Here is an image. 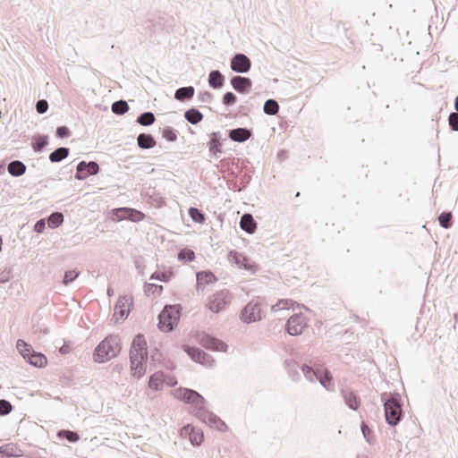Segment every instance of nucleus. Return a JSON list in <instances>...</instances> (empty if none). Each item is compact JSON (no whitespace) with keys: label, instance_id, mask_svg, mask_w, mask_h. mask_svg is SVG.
Masks as SVG:
<instances>
[{"label":"nucleus","instance_id":"a211bd4d","mask_svg":"<svg viewBox=\"0 0 458 458\" xmlns=\"http://www.w3.org/2000/svg\"><path fill=\"white\" fill-rule=\"evenodd\" d=\"M230 83L232 88L240 94H247L252 87V81L249 77L241 75L233 76Z\"/></svg>","mask_w":458,"mask_h":458},{"label":"nucleus","instance_id":"39448f33","mask_svg":"<svg viewBox=\"0 0 458 458\" xmlns=\"http://www.w3.org/2000/svg\"><path fill=\"white\" fill-rule=\"evenodd\" d=\"M182 307L177 305H165L158 315V328L162 332H171L177 326Z\"/></svg>","mask_w":458,"mask_h":458},{"label":"nucleus","instance_id":"09e8293b","mask_svg":"<svg viewBox=\"0 0 458 458\" xmlns=\"http://www.w3.org/2000/svg\"><path fill=\"white\" fill-rule=\"evenodd\" d=\"M13 411L12 403L5 400L0 399V416H5L11 413Z\"/></svg>","mask_w":458,"mask_h":458},{"label":"nucleus","instance_id":"4468645a","mask_svg":"<svg viewBox=\"0 0 458 458\" xmlns=\"http://www.w3.org/2000/svg\"><path fill=\"white\" fill-rule=\"evenodd\" d=\"M130 357L148 360L147 342L142 334H138L134 336L130 349Z\"/></svg>","mask_w":458,"mask_h":458},{"label":"nucleus","instance_id":"72a5a7b5","mask_svg":"<svg viewBox=\"0 0 458 458\" xmlns=\"http://www.w3.org/2000/svg\"><path fill=\"white\" fill-rule=\"evenodd\" d=\"M183 351L191 357V359L199 363L201 359H203L204 356V351L195 347V346H189V345H183Z\"/></svg>","mask_w":458,"mask_h":458},{"label":"nucleus","instance_id":"f03ea898","mask_svg":"<svg viewBox=\"0 0 458 458\" xmlns=\"http://www.w3.org/2000/svg\"><path fill=\"white\" fill-rule=\"evenodd\" d=\"M386 421L388 425L394 427L400 423L403 418L402 397L399 394H381Z\"/></svg>","mask_w":458,"mask_h":458},{"label":"nucleus","instance_id":"1a4fd4ad","mask_svg":"<svg viewBox=\"0 0 458 458\" xmlns=\"http://www.w3.org/2000/svg\"><path fill=\"white\" fill-rule=\"evenodd\" d=\"M228 260L229 262L235 264L238 268L247 270L251 274H255L258 271V265L255 262L251 261L243 253L238 252L234 250L228 252Z\"/></svg>","mask_w":458,"mask_h":458},{"label":"nucleus","instance_id":"4be33fe9","mask_svg":"<svg viewBox=\"0 0 458 458\" xmlns=\"http://www.w3.org/2000/svg\"><path fill=\"white\" fill-rule=\"evenodd\" d=\"M130 361L132 375L138 378L143 377L146 373L147 360H140L138 357H130Z\"/></svg>","mask_w":458,"mask_h":458},{"label":"nucleus","instance_id":"49530a36","mask_svg":"<svg viewBox=\"0 0 458 458\" xmlns=\"http://www.w3.org/2000/svg\"><path fill=\"white\" fill-rule=\"evenodd\" d=\"M15 446L12 444H7L0 446V456L2 457H13L16 456L14 454Z\"/></svg>","mask_w":458,"mask_h":458},{"label":"nucleus","instance_id":"ea45409f","mask_svg":"<svg viewBox=\"0 0 458 458\" xmlns=\"http://www.w3.org/2000/svg\"><path fill=\"white\" fill-rule=\"evenodd\" d=\"M438 223L441 227L445 229H449L453 225V215L450 211H443L438 216Z\"/></svg>","mask_w":458,"mask_h":458},{"label":"nucleus","instance_id":"6e6552de","mask_svg":"<svg viewBox=\"0 0 458 458\" xmlns=\"http://www.w3.org/2000/svg\"><path fill=\"white\" fill-rule=\"evenodd\" d=\"M261 302L259 300H252L242 310L240 318L243 323L250 324L262 318Z\"/></svg>","mask_w":458,"mask_h":458},{"label":"nucleus","instance_id":"603ef678","mask_svg":"<svg viewBox=\"0 0 458 458\" xmlns=\"http://www.w3.org/2000/svg\"><path fill=\"white\" fill-rule=\"evenodd\" d=\"M170 277L171 274H167L166 272H155L150 276L149 279L167 283L170 280Z\"/></svg>","mask_w":458,"mask_h":458},{"label":"nucleus","instance_id":"bb28decb","mask_svg":"<svg viewBox=\"0 0 458 458\" xmlns=\"http://www.w3.org/2000/svg\"><path fill=\"white\" fill-rule=\"evenodd\" d=\"M155 138L149 133H140L137 137L138 147L141 149H150L156 146Z\"/></svg>","mask_w":458,"mask_h":458},{"label":"nucleus","instance_id":"a878e982","mask_svg":"<svg viewBox=\"0 0 458 458\" xmlns=\"http://www.w3.org/2000/svg\"><path fill=\"white\" fill-rule=\"evenodd\" d=\"M195 89L192 86L181 87L174 92V98L180 102H185L194 97Z\"/></svg>","mask_w":458,"mask_h":458},{"label":"nucleus","instance_id":"2eb2a0df","mask_svg":"<svg viewBox=\"0 0 458 458\" xmlns=\"http://www.w3.org/2000/svg\"><path fill=\"white\" fill-rule=\"evenodd\" d=\"M307 326L306 318L302 314L290 317L286 322V330L291 335H300Z\"/></svg>","mask_w":458,"mask_h":458},{"label":"nucleus","instance_id":"3c124183","mask_svg":"<svg viewBox=\"0 0 458 458\" xmlns=\"http://www.w3.org/2000/svg\"><path fill=\"white\" fill-rule=\"evenodd\" d=\"M79 275L80 273L75 270L65 271L63 278V284L68 285L73 282L79 276Z\"/></svg>","mask_w":458,"mask_h":458},{"label":"nucleus","instance_id":"dca6fc26","mask_svg":"<svg viewBox=\"0 0 458 458\" xmlns=\"http://www.w3.org/2000/svg\"><path fill=\"white\" fill-rule=\"evenodd\" d=\"M181 435L182 437H188L191 445L196 446L200 445L204 440L203 431L190 424H187L182 428Z\"/></svg>","mask_w":458,"mask_h":458},{"label":"nucleus","instance_id":"c756f323","mask_svg":"<svg viewBox=\"0 0 458 458\" xmlns=\"http://www.w3.org/2000/svg\"><path fill=\"white\" fill-rule=\"evenodd\" d=\"M26 165L20 160H13L8 164V173L13 177H20L26 172Z\"/></svg>","mask_w":458,"mask_h":458},{"label":"nucleus","instance_id":"a19ab883","mask_svg":"<svg viewBox=\"0 0 458 458\" xmlns=\"http://www.w3.org/2000/svg\"><path fill=\"white\" fill-rule=\"evenodd\" d=\"M190 217L195 222L199 224H202L205 222V214L199 208L191 207L188 210Z\"/></svg>","mask_w":458,"mask_h":458},{"label":"nucleus","instance_id":"6e6d98bb","mask_svg":"<svg viewBox=\"0 0 458 458\" xmlns=\"http://www.w3.org/2000/svg\"><path fill=\"white\" fill-rule=\"evenodd\" d=\"M36 110L38 114H43L48 110V102L46 99H39L36 103Z\"/></svg>","mask_w":458,"mask_h":458},{"label":"nucleus","instance_id":"7ed1b4c3","mask_svg":"<svg viewBox=\"0 0 458 458\" xmlns=\"http://www.w3.org/2000/svg\"><path fill=\"white\" fill-rule=\"evenodd\" d=\"M120 339L118 335H110L102 340L93 352L94 361L104 363L116 357L121 352Z\"/></svg>","mask_w":458,"mask_h":458},{"label":"nucleus","instance_id":"7c9ffc66","mask_svg":"<svg viewBox=\"0 0 458 458\" xmlns=\"http://www.w3.org/2000/svg\"><path fill=\"white\" fill-rule=\"evenodd\" d=\"M284 368L287 370L289 377L293 381H299L301 378V374L298 370L299 365L297 361L293 359H287L284 360Z\"/></svg>","mask_w":458,"mask_h":458},{"label":"nucleus","instance_id":"393cba45","mask_svg":"<svg viewBox=\"0 0 458 458\" xmlns=\"http://www.w3.org/2000/svg\"><path fill=\"white\" fill-rule=\"evenodd\" d=\"M197 288L205 287L207 284L215 283L217 279L211 271H200L196 274Z\"/></svg>","mask_w":458,"mask_h":458},{"label":"nucleus","instance_id":"6ab92c4d","mask_svg":"<svg viewBox=\"0 0 458 458\" xmlns=\"http://www.w3.org/2000/svg\"><path fill=\"white\" fill-rule=\"evenodd\" d=\"M340 394L348 408L352 411H357L360 408L361 403L360 398L353 390L343 388Z\"/></svg>","mask_w":458,"mask_h":458},{"label":"nucleus","instance_id":"0eeeda50","mask_svg":"<svg viewBox=\"0 0 458 458\" xmlns=\"http://www.w3.org/2000/svg\"><path fill=\"white\" fill-rule=\"evenodd\" d=\"M232 301V295L226 289L218 291L210 295L208 299L206 307L214 313H219L225 310Z\"/></svg>","mask_w":458,"mask_h":458},{"label":"nucleus","instance_id":"20e7f679","mask_svg":"<svg viewBox=\"0 0 458 458\" xmlns=\"http://www.w3.org/2000/svg\"><path fill=\"white\" fill-rule=\"evenodd\" d=\"M301 369L310 382L318 381L320 385L327 391H334L335 385L331 372L323 367H318L316 369L303 364Z\"/></svg>","mask_w":458,"mask_h":458},{"label":"nucleus","instance_id":"0e129e2a","mask_svg":"<svg viewBox=\"0 0 458 458\" xmlns=\"http://www.w3.org/2000/svg\"><path fill=\"white\" fill-rule=\"evenodd\" d=\"M278 157H279L280 159H284V158H285V157H286V151H284V150H281V151H279V152H278Z\"/></svg>","mask_w":458,"mask_h":458},{"label":"nucleus","instance_id":"f257e3e1","mask_svg":"<svg viewBox=\"0 0 458 458\" xmlns=\"http://www.w3.org/2000/svg\"><path fill=\"white\" fill-rule=\"evenodd\" d=\"M174 397L185 403L191 404L190 413L201 422L220 432L227 431L228 427L225 422L217 415L206 409V399L196 390L180 387L174 391Z\"/></svg>","mask_w":458,"mask_h":458},{"label":"nucleus","instance_id":"79ce46f5","mask_svg":"<svg viewBox=\"0 0 458 458\" xmlns=\"http://www.w3.org/2000/svg\"><path fill=\"white\" fill-rule=\"evenodd\" d=\"M163 292V286L160 284L145 283L144 284V293L147 296L151 294L153 295H160Z\"/></svg>","mask_w":458,"mask_h":458},{"label":"nucleus","instance_id":"a18cd8bd","mask_svg":"<svg viewBox=\"0 0 458 458\" xmlns=\"http://www.w3.org/2000/svg\"><path fill=\"white\" fill-rule=\"evenodd\" d=\"M195 253L193 250L184 248L178 252V260L187 263L194 260Z\"/></svg>","mask_w":458,"mask_h":458},{"label":"nucleus","instance_id":"774afa93","mask_svg":"<svg viewBox=\"0 0 458 458\" xmlns=\"http://www.w3.org/2000/svg\"><path fill=\"white\" fill-rule=\"evenodd\" d=\"M230 188L232 189H234L235 191H237V189L240 187L238 186L237 182H231V185L229 186Z\"/></svg>","mask_w":458,"mask_h":458},{"label":"nucleus","instance_id":"9d476101","mask_svg":"<svg viewBox=\"0 0 458 458\" xmlns=\"http://www.w3.org/2000/svg\"><path fill=\"white\" fill-rule=\"evenodd\" d=\"M99 165L96 161H81L76 166L75 179L83 181L91 175H96L99 173Z\"/></svg>","mask_w":458,"mask_h":458},{"label":"nucleus","instance_id":"4d7b16f0","mask_svg":"<svg viewBox=\"0 0 458 458\" xmlns=\"http://www.w3.org/2000/svg\"><path fill=\"white\" fill-rule=\"evenodd\" d=\"M13 269L11 267H5L0 272V282L2 284L7 283L12 278Z\"/></svg>","mask_w":458,"mask_h":458},{"label":"nucleus","instance_id":"680f3d73","mask_svg":"<svg viewBox=\"0 0 458 458\" xmlns=\"http://www.w3.org/2000/svg\"><path fill=\"white\" fill-rule=\"evenodd\" d=\"M251 176L244 174L241 179V186L237 189V191H242L250 182Z\"/></svg>","mask_w":458,"mask_h":458},{"label":"nucleus","instance_id":"c03bdc74","mask_svg":"<svg viewBox=\"0 0 458 458\" xmlns=\"http://www.w3.org/2000/svg\"><path fill=\"white\" fill-rule=\"evenodd\" d=\"M162 137L169 142H174L178 138V131L171 126H165L162 131Z\"/></svg>","mask_w":458,"mask_h":458},{"label":"nucleus","instance_id":"58836bf2","mask_svg":"<svg viewBox=\"0 0 458 458\" xmlns=\"http://www.w3.org/2000/svg\"><path fill=\"white\" fill-rule=\"evenodd\" d=\"M111 110L114 114L117 115H123L129 110V106L125 100H117L114 101L111 106Z\"/></svg>","mask_w":458,"mask_h":458},{"label":"nucleus","instance_id":"f3484780","mask_svg":"<svg viewBox=\"0 0 458 458\" xmlns=\"http://www.w3.org/2000/svg\"><path fill=\"white\" fill-rule=\"evenodd\" d=\"M132 304V297L123 295L119 297L114 305V316H119L122 320L127 318L130 313V306Z\"/></svg>","mask_w":458,"mask_h":458},{"label":"nucleus","instance_id":"13d9d810","mask_svg":"<svg viewBox=\"0 0 458 458\" xmlns=\"http://www.w3.org/2000/svg\"><path fill=\"white\" fill-rule=\"evenodd\" d=\"M198 98L203 103H211L213 100V94L209 91H200L198 94Z\"/></svg>","mask_w":458,"mask_h":458},{"label":"nucleus","instance_id":"aec40b11","mask_svg":"<svg viewBox=\"0 0 458 458\" xmlns=\"http://www.w3.org/2000/svg\"><path fill=\"white\" fill-rule=\"evenodd\" d=\"M252 136V131L246 127H238L228 131V137L231 140L238 143H243Z\"/></svg>","mask_w":458,"mask_h":458},{"label":"nucleus","instance_id":"cd10ccee","mask_svg":"<svg viewBox=\"0 0 458 458\" xmlns=\"http://www.w3.org/2000/svg\"><path fill=\"white\" fill-rule=\"evenodd\" d=\"M30 145L34 152L40 153L48 145V136L46 134H36L32 137Z\"/></svg>","mask_w":458,"mask_h":458},{"label":"nucleus","instance_id":"864d4df0","mask_svg":"<svg viewBox=\"0 0 458 458\" xmlns=\"http://www.w3.org/2000/svg\"><path fill=\"white\" fill-rule=\"evenodd\" d=\"M448 125L454 131H458V113L452 112L448 116Z\"/></svg>","mask_w":458,"mask_h":458},{"label":"nucleus","instance_id":"bf43d9fd","mask_svg":"<svg viewBox=\"0 0 458 458\" xmlns=\"http://www.w3.org/2000/svg\"><path fill=\"white\" fill-rule=\"evenodd\" d=\"M199 363L206 367L211 368L215 364V360L212 358V356L210 354L204 352L203 359H201Z\"/></svg>","mask_w":458,"mask_h":458},{"label":"nucleus","instance_id":"4c0bfd02","mask_svg":"<svg viewBox=\"0 0 458 458\" xmlns=\"http://www.w3.org/2000/svg\"><path fill=\"white\" fill-rule=\"evenodd\" d=\"M57 437L61 439H66L70 443H76L80 439V435L76 431L69 429L59 430Z\"/></svg>","mask_w":458,"mask_h":458},{"label":"nucleus","instance_id":"9b49d317","mask_svg":"<svg viewBox=\"0 0 458 458\" xmlns=\"http://www.w3.org/2000/svg\"><path fill=\"white\" fill-rule=\"evenodd\" d=\"M114 218L117 221L129 220L131 222H140L144 219L145 215L137 209L131 208H119L113 209Z\"/></svg>","mask_w":458,"mask_h":458},{"label":"nucleus","instance_id":"e2e57ef3","mask_svg":"<svg viewBox=\"0 0 458 458\" xmlns=\"http://www.w3.org/2000/svg\"><path fill=\"white\" fill-rule=\"evenodd\" d=\"M71 351V346L69 344L67 343H64L60 348H59V352L61 354H67L69 353Z\"/></svg>","mask_w":458,"mask_h":458},{"label":"nucleus","instance_id":"f8f14e48","mask_svg":"<svg viewBox=\"0 0 458 458\" xmlns=\"http://www.w3.org/2000/svg\"><path fill=\"white\" fill-rule=\"evenodd\" d=\"M199 343L202 347L210 351L226 352L228 348L225 342L205 333L199 335Z\"/></svg>","mask_w":458,"mask_h":458},{"label":"nucleus","instance_id":"2f4dec72","mask_svg":"<svg viewBox=\"0 0 458 458\" xmlns=\"http://www.w3.org/2000/svg\"><path fill=\"white\" fill-rule=\"evenodd\" d=\"M70 149L66 147H59L49 154V160L52 163H59L69 156Z\"/></svg>","mask_w":458,"mask_h":458},{"label":"nucleus","instance_id":"052dcab7","mask_svg":"<svg viewBox=\"0 0 458 458\" xmlns=\"http://www.w3.org/2000/svg\"><path fill=\"white\" fill-rule=\"evenodd\" d=\"M34 231L38 233H41L46 229V223L43 219L38 220L33 227Z\"/></svg>","mask_w":458,"mask_h":458},{"label":"nucleus","instance_id":"de8ad7c7","mask_svg":"<svg viewBox=\"0 0 458 458\" xmlns=\"http://www.w3.org/2000/svg\"><path fill=\"white\" fill-rule=\"evenodd\" d=\"M236 101H237L236 95L231 91L225 93L222 98V103H223V105H225L226 106H231L234 105L236 103Z\"/></svg>","mask_w":458,"mask_h":458},{"label":"nucleus","instance_id":"37998d69","mask_svg":"<svg viewBox=\"0 0 458 458\" xmlns=\"http://www.w3.org/2000/svg\"><path fill=\"white\" fill-rule=\"evenodd\" d=\"M294 303V301L291 299H281L278 300L276 304L272 305L271 310L273 311L289 310L293 306Z\"/></svg>","mask_w":458,"mask_h":458},{"label":"nucleus","instance_id":"5fc2aeb1","mask_svg":"<svg viewBox=\"0 0 458 458\" xmlns=\"http://www.w3.org/2000/svg\"><path fill=\"white\" fill-rule=\"evenodd\" d=\"M55 135L59 139L68 138L71 135V131L67 126H58L55 130Z\"/></svg>","mask_w":458,"mask_h":458},{"label":"nucleus","instance_id":"b1692460","mask_svg":"<svg viewBox=\"0 0 458 458\" xmlns=\"http://www.w3.org/2000/svg\"><path fill=\"white\" fill-rule=\"evenodd\" d=\"M240 227L247 233H253L257 229V223L251 214L245 213L240 220Z\"/></svg>","mask_w":458,"mask_h":458},{"label":"nucleus","instance_id":"f704fd0d","mask_svg":"<svg viewBox=\"0 0 458 458\" xmlns=\"http://www.w3.org/2000/svg\"><path fill=\"white\" fill-rule=\"evenodd\" d=\"M156 121V117L154 114L150 111L141 113L138 117L136 122L142 126H150Z\"/></svg>","mask_w":458,"mask_h":458},{"label":"nucleus","instance_id":"69168bd1","mask_svg":"<svg viewBox=\"0 0 458 458\" xmlns=\"http://www.w3.org/2000/svg\"><path fill=\"white\" fill-rule=\"evenodd\" d=\"M454 109H455L454 113H458V95L454 98Z\"/></svg>","mask_w":458,"mask_h":458},{"label":"nucleus","instance_id":"423d86ee","mask_svg":"<svg viewBox=\"0 0 458 458\" xmlns=\"http://www.w3.org/2000/svg\"><path fill=\"white\" fill-rule=\"evenodd\" d=\"M16 348L30 365L37 368H44L47 364V357L42 352H35L31 345L24 340L19 339L16 343Z\"/></svg>","mask_w":458,"mask_h":458},{"label":"nucleus","instance_id":"338daca9","mask_svg":"<svg viewBox=\"0 0 458 458\" xmlns=\"http://www.w3.org/2000/svg\"><path fill=\"white\" fill-rule=\"evenodd\" d=\"M106 293L109 297L113 296L114 295V289L112 287H108L107 288V291H106Z\"/></svg>","mask_w":458,"mask_h":458},{"label":"nucleus","instance_id":"412c9836","mask_svg":"<svg viewBox=\"0 0 458 458\" xmlns=\"http://www.w3.org/2000/svg\"><path fill=\"white\" fill-rule=\"evenodd\" d=\"M208 147L210 155L218 157V154L222 153L221 134L219 131H213L210 134Z\"/></svg>","mask_w":458,"mask_h":458},{"label":"nucleus","instance_id":"8fccbe9b","mask_svg":"<svg viewBox=\"0 0 458 458\" xmlns=\"http://www.w3.org/2000/svg\"><path fill=\"white\" fill-rule=\"evenodd\" d=\"M360 429H361L362 435H363L364 438L366 439V441L369 444H372V438L374 437L373 431L369 428V427L364 421L361 422Z\"/></svg>","mask_w":458,"mask_h":458},{"label":"nucleus","instance_id":"ddd939ff","mask_svg":"<svg viewBox=\"0 0 458 458\" xmlns=\"http://www.w3.org/2000/svg\"><path fill=\"white\" fill-rule=\"evenodd\" d=\"M230 68L237 73H247L251 68V61L246 55L237 53L230 60Z\"/></svg>","mask_w":458,"mask_h":458},{"label":"nucleus","instance_id":"c85d7f7f","mask_svg":"<svg viewBox=\"0 0 458 458\" xmlns=\"http://www.w3.org/2000/svg\"><path fill=\"white\" fill-rule=\"evenodd\" d=\"M165 381V373L163 371H157L149 377L148 387L155 391L163 389Z\"/></svg>","mask_w":458,"mask_h":458},{"label":"nucleus","instance_id":"e433bc0d","mask_svg":"<svg viewBox=\"0 0 458 458\" xmlns=\"http://www.w3.org/2000/svg\"><path fill=\"white\" fill-rule=\"evenodd\" d=\"M263 111L268 115L276 114L279 111V105L277 101L273 98L266 100L263 106Z\"/></svg>","mask_w":458,"mask_h":458},{"label":"nucleus","instance_id":"c9c22d12","mask_svg":"<svg viewBox=\"0 0 458 458\" xmlns=\"http://www.w3.org/2000/svg\"><path fill=\"white\" fill-rule=\"evenodd\" d=\"M64 215L61 212H53L47 217V225L51 229H55L59 227L64 222Z\"/></svg>","mask_w":458,"mask_h":458},{"label":"nucleus","instance_id":"5701e85b","mask_svg":"<svg viewBox=\"0 0 458 458\" xmlns=\"http://www.w3.org/2000/svg\"><path fill=\"white\" fill-rule=\"evenodd\" d=\"M225 78L219 70H212L208 74V85L214 89L223 88Z\"/></svg>","mask_w":458,"mask_h":458},{"label":"nucleus","instance_id":"473e14b6","mask_svg":"<svg viewBox=\"0 0 458 458\" xmlns=\"http://www.w3.org/2000/svg\"><path fill=\"white\" fill-rule=\"evenodd\" d=\"M184 118L187 122L195 125L202 121L203 114L199 109L191 107L184 112Z\"/></svg>","mask_w":458,"mask_h":458}]
</instances>
